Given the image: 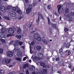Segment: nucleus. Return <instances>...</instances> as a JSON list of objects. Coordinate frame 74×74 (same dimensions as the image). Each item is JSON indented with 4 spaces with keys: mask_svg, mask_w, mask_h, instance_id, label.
<instances>
[{
    "mask_svg": "<svg viewBox=\"0 0 74 74\" xmlns=\"http://www.w3.org/2000/svg\"><path fill=\"white\" fill-rule=\"evenodd\" d=\"M32 5H29V7L27 8V9L26 10V14H29L31 12L32 10Z\"/></svg>",
    "mask_w": 74,
    "mask_h": 74,
    "instance_id": "1",
    "label": "nucleus"
},
{
    "mask_svg": "<svg viewBox=\"0 0 74 74\" xmlns=\"http://www.w3.org/2000/svg\"><path fill=\"white\" fill-rule=\"evenodd\" d=\"M34 38L36 39V40H37L38 41H40L42 39V38L40 37V35L37 34H34Z\"/></svg>",
    "mask_w": 74,
    "mask_h": 74,
    "instance_id": "2",
    "label": "nucleus"
},
{
    "mask_svg": "<svg viewBox=\"0 0 74 74\" xmlns=\"http://www.w3.org/2000/svg\"><path fill=\"white\" fill-rule=\"evenodd\" d=\"M38 21H37V24L38 25L39 23V21H40V16L41 17V19L42 20H44V18L43 16H42V14H40V13H39L38 14Z\"/></svg>",
    "mask_w": 74,
    "mask_h": 74,
    "instance_id": "3",
    "label": "nucleus"
},
{
    "mask_svg": "<svg viewBox=\"0 0 74 74\" xmlns=\"http://www.w3.org/2000/svg\"><path fill=\"white\" fill-rule=\"evenodd\" d=\"M74 15V13L73 12H71V13H69V14H67V17L69 19H72V17Z\"/></svg>",
    "mask_w": 74,
    "mask_h": 74,
    "instance_id": "4",
    "label": "nucleus"
},
{
    "mask_svg": "<svg viewBox=\"0 0 74 74\" xmlns=\"http://www.w3.org/2000/svg\"><path fill=\"white\" fill-rule=\"evenodd\" d=\"M40 57H38L36 56H34L33 57V56H32V59H33L34 60L37 61L38 60H40Z\"/></svg>",
    "mask_w": 74,
    "mask_h": 74,
    "instance_id": "5",
    "label": "nucleus"
},
{
    "mask_svg": "<svg viewBox=\"0 0 74 74\" xmlns=\"http://www.w3.org/2000/svg\"><path fill=\"white\" fill-rule=\"evenodd\" d=\"M9 34H13L14 33V30L13 28H10L9 29Z\"/></svg>",
    "mask_w": 74,
    "mask_h": 74,
    "instance_id": "6",
    "label": "nucleus"
},
{
    "mask_svg": "<svg viewBox=\"0 0 74 74\" xmlns=\"http://www.w3.org/2000/svg\"><path fill=\"white\" fill-rule=\"evenodd\" d=\"M51 27L54 29H55L56 30H58V28L56 27V25L55 24L51 23Z\"/></svg>",
    "mask_w": 74,
    "mask_h": 74,
    "instance_id": "7",
    "label": "nucleus"
},
{
    "mask_svg": "<svg viewBox=\"0 0 74 74\" xmlns=\"http://www.w3.org/2000/svg\"><path fill=\"white\" fill-rule=\"evenodd\" d=\"M15 42V43L18 44L20 46H21L23 45V42L21 41H19V40H16Z\"/></svg>",
    "mask_w": 74,
    "mask_h": 74,
    "instance_id": "8",
    "label": "nucleus"
},
{
    "mask_svg": "<svg viewBox=\"0 0 74 74\" xmlns=\"http://www.w3.org/2000/svg\"><path fill=\"white\" fill-rule=\"evenodd\" d=\"M7 55L9 57H12L13 55V52L9 51L7 52Z\"/></svg>",
    "mask_w": 74,
    "mask_h": 74,
    "instance_id": "9",
    "label": "nucleus"
},
{
    "mask_svg": "<svg viewBox=\"0 0 74 74\" xmlns=\"http://www.w3.org/2000/svg\"><path fill=\"white\" fill-rule=\"evenodd\" d=\"M0 10L2 11V12L4 13L6 12V11L5 10V9L4 8V7L3 6H1L0 7Z\"/></svg>",
    "mask_w": 74,
    "mask_h": 74,
    "instance_id": "10",
    "label": "nucleus"
},
{
    "mask_svg": "<svg viewBox=\"0 0 74 74\" xmlns=\"http://www.w3.org/2000/svg\"><path fill=\"white\" fill-rule=\"evenodd\" d=\"M10 15L13 17H15L16 16V13L12 11L10 12Z\"/></svg>",
    "mask_w": 74,
    "mask_h": 74,
    "instance_id": "11",
    "label": "nucleus"
},
{
    "mask_svg": "<svg viewBox=\"0 0 74 74\" xmlns=\"http://www.w3.org/2000/svg\"><path fill=\"white\" fill-rule=\"evenodd\" d=\"M11 61V59H6L5 60V62L7 64L10 63Z\"/></svg>",
    "mask_w": 74,
    "mask_h": 74,
    "instance_id": "12",
    "label": "nucleus"
},
{
    "mask_svg": "<svg viewBox=\"0 0 74 74\" xmlns=\"http://www.w3.org/2000/svg\"><path fill=\"white\" fill-rule=\"evenodd\" d=\"M40 66H42L44 68L46 67V65H45V63L43 62L40 63Z\"/></svg>",
    "mask_w": 74,
    "mask_h": 74,
    "instance_id": "13",
    "label": "nucleus"
},
{
    "mask_svg": "<svg viewBox=\"0 0 74 74\" xmlns=\"http://www.w3.org/2000/svg\"><path fill=\"white\" fill-rule=\"evenodd\" d=\"M61 7L62 6L61 5H57V8H58V13L59 14H60V12L59 11V10L61 9Z\"/></svg>",
    "mask_w": 74,
    "mask_h": 74,
    "instance_id": "14",
    "label": "nucleus"
},
{
    "mask_svg": "<svg viewBox=\"0 0 74 74\" xmlns=\"http://www.w3.org/2000/svg\"><path fill=\"white\" fill-rule=\"evenodd\" d=\"M42 41L44 43L47 44V41L45 40V38H42Z\"/></svg>",
    "mask_w": 74,
    "mask_h": 74,
    "instance_id": "15",
    "label": "nucleus"
},
{
    "mask_svg": "<svg viewBox=\"0 0 74 74\" xmlns=\"http://www.w3.org/2000/svg\"><path fill=\"white\" fill-rule=\"evenodd\" d=\"M42 49V47L40 46H36V49L39 51H40V50Z\"/></svg>",
    "mask_w": 74,
    "mask_h": 74,
    "instance_id": "16",
    "label": "nucleus"
},
{
    "mask_svg": "<svg viewBox=\"0 0 74 74\" xmlns=\"http://www.w3.org/2000/svg\"><path fill=\"white\" fill-rule=\"evenodd\" d=\"M38 56L39 58H41L42 57L43 55L42 53H38Z\"/></svg>",
    "mask_w": 74,
    "mask_h": 74,
    "instance_id": "17",
    "label": "nucleus"
},
{
    "mask_svg": "<svg viewBox=\"0 0 74 74\" xmlns=\"http://www.w3.org/2000/svg\"><path fill=\"white\" fill-rule=\"evenodd\" d=\"M67 54L66 55V56H69L70 55V54H71V52H70V50H66L65 51V53H67Z\"/></svg>",
    "mask_w": 74,
    "mask_h": 74,
    "instance_id": "18",
    "label": "nucleus"
},
{
    "mask_svg": "<svg viewBox=\"0 0 74 74\" xmlns=\"http://www.w3.org/2000/svg\"><path fill=\"white\" fill-rule=\"evenodd\" d=\"M1 33V35L0 34V37L2 38H5V36L4 35V34L2 33Z\"/></svg>",
    "mask_w": 74,
    "mask_h": 74,
    "instance_id": "19",
    "label": "nucleus"
},
{
    "mask_svg": "<svg viewBox=\"0 0 74 74\" xmlns=\"http://www.w3.org/2000/svg\"><path fill=\"white\" fill-rule=\"evenodd\" d=\"M27 67H28V65L27 64H25L23 65V69H25Z\"/></svg>",
    "mask_w": 74,
    "mask_h": 74,
    "instance_id": "20",
    "label": "nucleus"
},
{
    "mask_svg": "<svg viewBox=\"0 0 74 74\" xmlns=\"http://www.w3.org/2000/svg\"><path fill=\"white\" fill-rule=\"evenodd\" d=\"M17 56L20 57L22 56V53L21 52H19L17 53Z\"/></svg>",
    "mask_w": 74,
    "mask_h": 74,
    "instance_id": "21",
    "label": "nucleus"
},
{
    "mask_svg": "<svg viewBox=\"0 0 74 74\" xmlns=\"http://www.w3.org/2000/svg\"><path fill=\"white\" fill-rule=\"evenodd\" d=\"M64 64V62L63 60H61L60 63H59V66H62V65L64 64Z\"/></svg>",
    "mask_w": 74,
    "mask_h": 74,
    "instance_id": "22",
    "label": "nucleus"
},
{
    "mask_svg": "<svg viewBox=\"0 0 74 74\" xmlns=\"http://www.w3.org/2000/svg\"><path fill=\"white\" fill-rule=\"evenodd\" d=\"M71 45V44L70 43H68L66 44V48H70V46Z\"/></svg>",
    "mask_w": 74,
    "mask_h": 74,
    "instance_id": "23",
    "label": "nucleus"
},
{
    "mask_svg": "<svg viewBox=\"0 0 74 74\" xmlns=\"http://www.w3.org/2000/svg\"><path fill=\"white\" fill-rule=\"evenodd\" d=\"M16 37L18 39H20L21 38V36L20 35H16Z\"/></svg>",
    "mask_w": 74,
    "mask_h": 74,
    "instance_id": "24",
    "label": "nucleus"
},
{
    "mask_svg": "<svg viewBox=\"0 0 74 74\" xmlns=\"http://www.w3.org/2000/svg\"><path fill=\"white\" fill-rule=\"evenodd\" d=\"M43 72H44V74H46L47 72V69H42Z\"/></svg>",
    "mask_w": 74,
    "mask_h": 74,
    "instance_id": "25",
    "label": "nucleus"
},
{
    "mask_svg": "<svg viewBox=\"0 0 74 74\" xmlns=\"http://www.w3.org/2000/svg\"><path fill=\"white\" fill-rule=\"evenodd\" d=\"M16 11H17V13L19 14H21L22 12L21 11V10H18Z\"/></svg>",
    "mask_w": 74,
    "mask_h": 74,
    "instance_id": "26",
    "label": "nucleus"
},
{
    "mask_svg": "<svg viewBox=\"0 0 74 74\" xmlns=\"http://www.w3.org/2000/svg\"><path fill=\"white\" fill-rule=\"evenodd\" d=\"M0 40L1 41V42H2V43H5V41L2 38L0 39Z\"/></svg>",
    "mask_w": 74,
    "mask_h": 74,
    "instance_id": "27",
    "label": "nucleus"
},
{
    "mask_svg": "<svg viewBox=\"0 0 74 74\" xmlns=\"http://www.w3.org/2000/svg\"><path fill=\"white\" fill-rule=\"evenodd\" d=\"M21 30L20 29H18L17 30V34H19L21 32Z\"/></svg>",
    "mask_w": 74,
    "mask_h": 74,
    "instance_id": "28",
    "label": "nucleus"
},
{
    "mask_svg": "<svg viewBox=\"0 0 74 74\" xmlns=\"http://www.w3.org/2000/svg\"><path fill=\"white\" fill-rule=\"evenodd\" d=\"M4 18L5 19H6L7 20L9 21L10 20V19L9 17H7L6 16H5L4 17Z\"/></svg>",
    "mask_w": 74,
    "mask_h": 74,
    "instance_id": "29",
    "label": "nucleus"
},
{
    "mask_svg": "<svg viewBox=\"0 0 74 74\" xmlns=\"http://www.w3.org/2000/svg\"><path fill=\"white\" fill-rule=\"evenodd\" d=\"M24 72V70L22 69L21 70H20V73H19L20 74H24L23 73Z\"/></svg>",
    "mask_w": 74,
    "mask_h": 74,
    "instance_id": "30",
    "label": "nucleus"
},
{
    "mask_svg": "<svg viewBox=\"0 0 74 74\" xmlns=\"http://www.w3.org/2000/svg\"><path fill=\"white\" fill-rule=\"evenodd\" d=\"M34 44H35V42L34 41H32L30 43V45L32 46H33Z\"/></svg>",
    "mask_w": 74,
    "mask_h": 74,
    "instance_id": "31",
    "label": "nucleus"
},
{
    "mask_svg": "<svg viewBox=\"0 0 74 74\" xmlns=\"http://www.w3.org/2000/svg\"><path fill=\"white\" fill-rule=\"evenodd\" d=\"M12 10L15 11H16L18 10H17V8L15 7L12 8Z\"/></svg>",
    "mask_w": 74,
    "mask_h": 74,
    "instance_id": "32",
    "label": "nucleus"
},
{
    "mask_svg": "<svg viewBox=\"0 0 74 74\" xmlns=\"http://www.w3.org/2000/svg\"><path fill=\"white\" fill-rule=\"evenodd\" d=\"M47 19H48V25H51V22L50 21V19H49V17H47Z\"/></svg>",
    "mask_w": 74,
    "mask_h": 74,
    "instance_id": "33",
    "label": "nucleus"
},
{
    "mask_svg": "<svg viewBox=\"0 0 74 74\" xmlns=\"http://www.w3.org/2000/svg\"><path fill=\"white\" fill-rule=\"evenodd\" d=\"M69 9L68 8H66L65 9V12L66 13H68L69 12Z\"/></svg>",
    "mask_w": 74,
    "mask_h": 74,
    "instance_id": "34",
    "label": "nucleus"
},
{
    "mask_svg": "<svg viewBox=\"0 0 74 74\" xmlns=\"http://www.w3.org/2000/svg\"><path fill=\"white\" fill-rule=\"evenodd\" d=\"M65 56L66 55H65V54H64V53H62V54H61V57H62V58H64L65 57Z\"/></svg>",
    "mask_w": 74,
    "mask_h": 74,
    "instance_id": "35",
    "label": "nucleus"
},
{
    "mask_svg": "<svg viewBox=\"0 0 74 74\" xmlns=\"http://www.w3.org/2000/svg\"><path fill=\"white\" fill-rule=\"evenodd\" d=\"M64 32H67L69 30V29L67 28L64 27Z\"/></svg>",
    "mask_w": 74,
    "mask_h": 74,
    "instance_id": "36",
    "label": "nucleus"
},
{
    "mask_svg": "<svg viewBox=\"0 0 74 74\" xmlns=\"http://www.w3.org/2000/svg\"><path fill=\"white\" fill-rule=\"evenodd\" d=\"M36 4H37V2H36L33 3H32V5H33V6L34 7L36 6Z\"/></svg>",
    "mask_w": 74,
    "mask_h": 74,
    "instance_id": "37",
    "label": "nucleus"
},
{
    "mask_svg": "<svg viewBox=\"0 0 74 74\" xmlns=\"http://www.w3.org/2000/svg\"><path fill=\"white\" fill-rule=\"evenodd\" d=\"M51 6L50 5H49L48 6H47V9H48L49 10H50L51 9Z\"/></svg>",
    "mask_w": 74,
    "mask_h": 74,
    "instance_id": "38",
    "label": "nucleus"
},
{
    "mask_svg": "<svg viewBox=\"0 0 74 74\" xmlns=\"http://www.w3.org/2000/svg\"><path fill=\"white\" fill-rule=\"evenodd\" d=\"M16 60H18L19 61H21V60L19 58L17 57V58H16Z\"/></svg>",
    "mask_w": 74,
    "mask_h": 74,
    "instance_id": "39",
    "label": "nucleus"
},
{
    "mask_svg": "<svg viewBox=\"0 0 74 74\" xmlns=\"http://www.w3.org/2000/svg\"><path fill=\"white\" fill-rule=\"evenodd\" d=\"M3 50L2 49H0V54H2L3 53Z\"/></svg>",
    "mask_w": 74,
    "mask_h": 74,
    "instance_id": "40",
    "label": "nucleus"
},
{
    "mask_svg": "<svg viewBox=\"0 0 74 74\" xmlns=\"http://www.w3.org/2000/svg\"><path fill=\"white\" fill-rule=\"evenodd\" d=\"M59 60V57H57L56 58V59L55 60H56V61L57 62Z\"/></svg>",
    "mask_w": 74,
    "mask_h": 74,
    "instance_id": "41",
    "label": "nucleus"
},
{
    "mask_svg": "<svg viewBox=\"0 0 74 74\" xmlns=\"http://www.w3.org/2000/svg\"><path fill=\"white\" fill-rule=\"evenodd\" d=\"M63 50V49H62L61 48L60 49H59V53H61L62 52V51Z\"/></svg>",
    "mask_w": 74,
    "mask_h": 74,
    "instance_id": "42",
    "label": "nucleus"
},
{
    "mask_svg": "<svg viewBox=\"0 0 74 74\" xmlns=\"http://www.w3.org/2000/svg\"><path fill=\"white\" fill-rule=\"evenodd\" d=\"M16 73L14 71L12 72H10L8 74H15Z\"/></svg>",
    "mask_w": 74,
    "mask_h": 74,
    "instance_id": "43",
    "label": "nucleus"
},
{
    "mask_svg": "<svg viewBox=\"0 0 74 74\" xmlns=\"http://www.w3.org/2000/svg\"><path fill=\"white\" fill-rule=\"evenodd\" d=\"M14 47H15V48L17 47V46H18V45L17 44H16V43H14Z\"/></svg>",
    "mask_w": 74,
    "mask_h": 74,
    "instance_id": "44",
    "label": "nucleus"
},
{
    "mask_svg": "<svg viewBox=\"0 0 74 74\" xmlns=\"http://www.w3.org/2000/svg\"><path fill=\"white\" fill-rule=\"evenodd\" d=\"M53 13L55 14V15H57V14L56 13V12L55 11H53Z\"/></svg>",
    "mask_w": 74,
    "mask_h": 74,
    "instance_id": "45",
    "label": "nucleus"
},
{
    "mask_svg": "<svg viewBox=\"0 0 74 74\" xmlns=\"http://www.w3.org/2000/svg\"><path fill=\"white\" fill-rule=\"evenodd\" d=\"M26 59V57L23 58V61H25Z\"/></svg>",
    "mask_w": 74,
    "mask_h": 74,
    "instance_id": "46",
    "label": "nucleus"
},
{
    "mask_svg": "<svg viewBox=\"0 0 74 74\" xmlns=\"http://www.w3.org/2000/svg\"><path fill=\"white\" fill-rule=\"evenodd\" d=\"M57 73H58L59 74H61L62 73V71H57Z\"/></svg>",
    "mask_w": 74,
    "mask_h": 74,
    "instance_id": "47",
    "label": "nucleus"
},
{
    "mask_svg": "<svg viewBox=\"0 0 74 74\" xmlns=\"http://www.w3.org/2000/svg\"><path fill=\"white\" fill-rule=\"evenodd\" d=\"M4 73V71H3V70L0 71V73Z\"/></svg>",
    "mask_w": 74,
    "mask_h": 74,
    "instance_id": "48",
    "label": "nucleus"
},
{
    "mask_svg": "<svg viewBox=\"0 0 74 74\" xmlns=\"http://www.w3.org/2000/svg\"><path fill=\"white\" fill-rule=\"evenodd\" d=\"M26 74H29V71L28 70H27L26 71Z\"/></svg>",
    "mask_w": 74,
    "mask_h": 74,
    "instance_id": "49",
    "label": "nucleus"
},
{
    "mask_svg": "<svg viewBox=\"0 0 74 74\" xmlns=\"http://www.w3.org/2000/svg\"><path fill=\"white\" fill-rule=\"evenodd\" d=\"M1 32H3V33H4V32H5V30H4V29H3V28H2L1 29Z\"/></svg>",
    "mask_w": 74,
    "mask_h": 74,
    "instance_id": "50",
    "label": "nucleus"
},
{
    "mask_svg": "<svg viewBox=\"0 0 74 74\" xmlns=\"http://www.w3.org/2000/svg\"><path fill=\"white\" fill-rule=\"evenodd\" d=\"M11 36V34H8L6 36V37H9V36Z\"/></svg>",
    "mask_w": 74,
    "mask_h": 74,
    "instance_id": "51",
    "label": "nucleus"
},
{
    "mask_svg": "<svg viewBox=\"0 0 74 74\" xmlns=\"http://www.w3.org/2000/svg\"><path fill=\"white\" fill-rule=\"evenodd\" d=\"M10 8H9V7H6V10H10Z\"/></svg>",
    "mask_w": 74,
    "mask_h": 74,
    "instance_id": "52",
    "label": "nucleus"
},
{
    "mask_svg": "<svg viewBox=\"0 0 74 74\" xmlns=\"http://www.w3.org/2000/svg\"><path fill=\"white\" fill-rule=\"evenodd\" d=\"M32 67L33 68H34V70H35L36 69V67L34 66V65H32Z\"/></svg>",
    "mask_w": 74,
    "mask_h": 74,
    "instance_id": "53",
    "label": "nucleus"
},
{
    "mask_svg": "<svg viewBox=\"0 0 74 74\" xmlns=\"http://www.w3.org/2000/svg\"><path fill=\"white\" fill-rule=\"evenodd\" d=\"M71 65L69 64V69L71 68Z\"/></svg>",
    "mask_w": 74,
    "mask_h": 74,
    "instance_id": "54",
    "label": "nucleus"
},
{
    "mask_svg": "<svg viewBox=\"0 0 74 74\" xmlns=\"http://www.w3.org/2000/svg\"><path fill=\"white\" fill-rule=\"evenodd\" d=\"M16 51V48L15 47V48H14V52H15Z\"/></svg>",
    "mask_w": 74,
    "mask_h": 74,
    "instance_id": "55",
    "label": "nucleus"
},
{
    "mask_svg": "<svg viewBox=\"0 0 74 74\" xmlns=\"http://www.w3.org/2000/svg\"><path fill=\"white\" fill-rule=\"evenodd\" d=\"M49 31L51 33V32H52V31L51 30V28H50V29H49Z\"/></svg>",
    "mask_w": 74,
    "mask_h": 74,
    "instance_id": "56",
    "label": "nucleus"
},
{
    "mask_svg": "<svg viewBox=\"0 0 74 74\" xmlns=\"http://www.w3.org/2000/svg\"><path fill=\"white\" fill-rule=\"evenodd\" d=\"M21 48H23V49H25V47L24 46H21Z\"/></svg>",
    "mask_w": 74,
    "mask_h": 74,
    "instance_id": "57",
    "label": "nucleus"
},
{
    "mask_svg": "<svg viewBox=\"0 0 74 74\" xmlns=\"http://www.w3.org/2000/svg\"><path fill=\"white\" fill-rule=\"evenodd\" d=\"M25 3H28V0H25Z\"/></svg>",
    "mask_w": 74,
    "mask_h": 74,
    "instance_id": "58",
    "label": "nucleus"
},
{
    "mask_svg": "<svg viewBox=\"0 0 74 74\" xmlns=\"http://www.w3.org/2000/svg\"><path fill=\"white\" fill-rule=\"evenodd\" d=\"M13 40L10 41V44H12L13 43Z\"/></svg>",
    "mask_w": 74,
    "mask_h": 74,
    "instance_id": "59",
    "label": "nucleus"
},
{
    "mask_svg": "<svg viewBox=\"0 0 74 74\" xmlns=\"http://www.w3.org/2000/svg\"><path fill=\"white\" fill-rule=\"evenodd\" d=\"M30 70L31 71H33V69L32 68H31V69H30Z\"/></svg>",
    "mask_w": 74,
    "mask_h": 74,
    "instance_id": "60",
    "label": "nucleus"
},
{
    "mask_svg": "<svg viewBox=\"0 0 74 74\" xmlns=\"http://www.w3.org/2000/svg\"><path fill=\"white\" fill-rule=\"evenodd\" d=\"M73 39H71V41H70V42H69V43H70L71 42H73Z\"/></svg>",
    "mask_w": 74,
    "mask_h": 74,
    "instance_id": "61",
    "label": "nucleus"
},
{
    "mask_svg": "<svg viewBox=\"0 0 74 74\" xmlns=\"http://www.w3.org/2000/svg\"><path fill=\"white\" fill-rule=\"evenodd\" d=\"M32 74H36V73L35 72H32Z\"/></svg>",
    "mask_w": 74,
    "mask_h": 74,
    "instance_id": "62",
    "label": "nucleus"
},
{
    "mask_svg": "<svg viewBox=\"0 0 74 74\" xmlns=\"http://www.w3.org/2000/svg\"><path fill=\"white\" fill-rule=\"evenodd\" d=\"M37 74H41L40 72H38L37 73Z\"/></svg>",
    "mask_w": 74,
    "mask_h": 74,
    "instance_id": "63",
    "label": "nucleus"
},
{
    "mask_svg": "<svg viewBox=\"0 0 74 74\" xmlns=\"http://www.w3.org/2000/svg\"><path fill=\"white\" fill-rule=\"evenodd\" d=\"M29 62L30 63L32 62V60H29Z\"/></svg>",
    "mask_w": 74,
    "mask_h": 74,
    "instance_id": "64",
    "label": "nucleus"
}]
</instances>
